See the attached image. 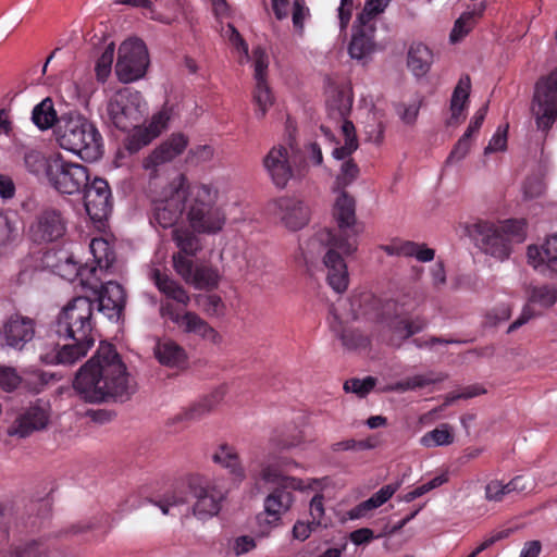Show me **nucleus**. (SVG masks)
I'll use <instances>...</instances> for the list:
<instances>
[{
	"mask_svg": "<svg viewBox=\"0 0 557 557\" xmlns=\"http://www.w3.org/2000/svg\"><path fill=\"white\" fill-rule=\"evenodd\" d=\"M74 389L88 403L110 398L125 401L135 392L126 366L115 347L101 342L96 354L81 367L73 382Z\"/></svg>",
	"mask_w": 557,
	"mask_h": 557,
	"instance_id": "1",
	"label": "nucleus"
},
{
	"mask_svg": "<svg viewBox=\"0 0 557 557\" xmlns=\"http://www.w3.org/2000/svg\"><path fill=\"white\" fill-rule=\"evenodd\" d=\"M305 263H313L322 256L326 269V281L337 294L348 288L349 274L345 257L352 255L357 244L349 236L342 237L335 230L322 228L317 231L308 240L299 245Z\"/></svg>",
	"mask_w": 557,
	"mask_h": 557,
	"instance_id": "2",
	"label": "nucleus"
},
{
	"mask_svg": "<svg viewBox=\"0 0 557 557\" xmlns=\"http://www.w3.org/2000/svg\"><path fill=\"white\" fill-rule=\"evenodd\" d=\"M226 493L227 491L219 485L209 484L200 475L191 474L153 504L162 513L168 515L170 507L181 506L194 499L193 515L199 520H207L219 513Z\"/></svg>",
	"mask_w": 557,
	"mask_h": 557,
	"instance_id": "3",
	"label": "nucleus"
},
{
	"mask_svg": "<svg viewBox=\"0 0 557 557\" xmlns=\"http://www.w3.org/2000/svg\"><path fill=\"white\" fill-rule=\"evenodd\" d=\"M53 134L61 148L84 161L94 162L103 154V139L97 126L76 111L61 114Z\"/></svg>",
	"mask_w": 557,
	"mask_h": 557,
	"instance_id": "4",
	"label": "nucleus"
},
{
	"mask_svg": "<svg viewBox=\"0 0 557 557\" xmlns=\"http://www.w3.org/2000/svg\"><path fill=\"white\" fill-rule=\"evenodd\" d=\"M469 235L484 253L504 261L509 258L512 245L525 239L527 224L523 219H508L497 224L480 220L469 227Z\"/></svg>",
	"mask_w": 557,
	"mask_h": 557,
	"instance_id": "5",
	"label": "nucleus"
},
{
	"mask_svg": "<svg viewBox=\"0 0 557 557\" xmlns=\"http://www.w3.org/2000/svg\"><path fill=\"white\" fill-rule=\"evenodd\" d=\"M186 215L193 231L202 234L219 233L225 224V214L216 206L218 193L209 185L187 183Z\"/></svg>",
	"mask_w": 557,
	"mask_h": 557,
	"instance_id": "6",
	"label": "nucleus"
},
{
	"mask_svg": "<svg viewBox=\"0 0 557 557\" xmlns=\"http://www.w3.org/2000/svg\"><path fill=\"white\" fill-rule=\"evenodd\" d=\"M62 271L64 272L62 274L63 276L74 275L79 278L83 286L92 290L97 296L96 301L99 312L110 320L117 321L120 319L126 304V294L122 285L113 281H109L103 284L99 278L92 281L94 278L85 277L87 267H78L77 261L74 260L73 256L66 258L64 269ZM69 280L72 278L69 277Z\"/></svg>",
	"mask_w": 557,
	"mask_h": 557,
	"instance_id": "7",
	"label": "nucleus"
},
{
	"mask_svg": "<svg viewBox=\"0 0 557 557\" xmlns=\"http://www.w3.org/2000/svg\"><path fill=\"white\" fill-rule=\"evenodd\" d=\"M94 301L86 296L74 297L58 314L51 332L58 337L95 338Z\"/></svg>",
	"mask_w": 557,
	"mask_h": 557,
	"instance_id": "8",
	"label": "nucleus"
},
{
	"mask_svg": "<svg viewBox=\"0 0 557 557\" xmlns=\"http://www.w3.org/2000/svg\"><path fill=\"white\" fill-rule=\"evenodd\" d=\"M187 197V177L180 174L151 200L150 224L164 230L175 226L186 209Z\"/></svg>",
	"mask_w": 557,
	"mask_h": 557,
	"instance_id": "9",
	"label": "nucleus"
},
{
	"mask_svg": "<svg viewBox=\"0 0 557 557\" xmlns=\"http://www.w3.org/2000/svg\"><path fill=\"white\" fill-rule=\"evenodd\" d=\"M89 177V171L85 165L70 161L61 153L48 157L47 181L59 194H82L88 185Z\"/></svg>",
	"mask_w": 557,
	"mask_h": 557,
	"instance_id": "10",
	"label": "nucleus"
},
{
	"mask_svg": "<svg viewBox=\"0 0 557 557\" xmlns=\"http://www.w3.org/2000/svg\"><path fill=\"white\" fill-rule=\"evenodd\" d=\"M146 111V102L139 91L123 88L108 101L107 121L115 128L127 132L141 123Z\"/></svg>",
	"mask_w": 557,
	"mask_h": 557,
	"instance_id": "11",
	"label": "nucleus"
},
{
	"mask_svg": "<svg viewBox=\"0 0 557 557\" xmlns=\"http://www.w3.org/2000/svg\"><path fill=\"white\" fill-rule=\"evenodd\" d=\"M317 483L315 479H285L280 486H274L264 498V511L258 516L259 522L271 527L278 525L282 517L290 510L295 503L293 491L311 490Z\"/></svg>",
	"mask_w": 557,
	"mask_h": 557,
	"instance_id": "12",
	"label": "nucleus"
},
{
	"mask_svg": "<svg viewBox=\"0 0 557 557\" xmlns=\"http://www.w3.org/2000/svg\"><path fill=\"white\" fill-rule=\"evenodd\" d=\"M531 110L543 132H548L557 121V66L535 83Z\"/></svg>",
	"mask_w": 557,
	"mask_h": 557,
	"instance_id": "13",
	"label": "nucleus"
},
{
	"mask_svg": "<svg viewBox=\"0 0 557 557\" xmlns=\"http://www.w3.org/2000/svg\"><path fill=\"white\" fill-rule=\"evenodd\" d=\"M149 65V54L145 42L138 38L124 40L119 47L115 73L123 83L141 78Z\"/></svg>",
	"mask_w": 557,
	"mask_h": 557,
	"instance_id": "14",
	"label": "nucleus"
},
{
	"mask_svg": "<svg viewBox=\"0 0 557 557\" xmlns=\"http://www.w3.org/2000/svg\"><path fill=\"white\" fill-rule=\"evenodd\" d=\"M160 314L162 318L171 320L186 334H193L212 344L221 342L220 334L195 312L182 313L172 302L168 301L161 305Z\"/></svg>",
	"mask_w": 557,
	"mask_h": 557,
	"instance_id": "15",
	"label": "nucleus"
},
{
	"mask_svg": "<svg viewBox=\"0 0 557 557\" xmlns=\"http://www.w3.org/2000/svg\"><path fill=\"white\" fill-rule=\"evenodd\" d=\"M67 228L64 214L54 208L41 210L30 223L29 238L36 244H48L61 239Z\"/></svg>",
	"mask_w": 557,
	"mask_h": 557,
	"instance_id": "16",
	"label": "nucleus"
},
{
	"mask_svg": "<svg viewBox=\"0 0 557 557\" xmlns=\"http://www.w3.org/2000/svg\"><path fill=\"white\" fill-rule=\"evenodd\" d=\"M84 207L89 218L95 222L106 220L112 210V193L109 183L96 176L89 178L88 185L83 189Z\"/></svg>",
	"mask_w": 557,
	"mask_h": 557,
	"instance_id": "17",
	"label": "nucleus"
},
{
	"mask_svg": "<svg viewBox=\"0 0 557 557\" xmlns=\"http://www.w3.org/2000/svg\"><path fill=\"white\" fill-rule=\"evenodd\" d=\"M173 265L177 274L197 289H212L219 284V273L211 265H194L193 260L181 253L173 256Z\"/></svg>",
	"mask_w": 557,
	"mask_h": 557,
	"instance_id": "18",
	"label": "nucleus"
},
{
	"mask_svg": "<svg viewBox=\"0 0 557 557\" xmlns=\"http://www.w3.org/2000/svg\"><path fill=\"white\" fill-rule=\"evenodd\" d=\"M64 343L53 344L51 350L40 355V360L47 364L72 366L84 358L94 346L95 341L76 337H59Z\"/></svg>",
	"mask_w": 557,
	"mask_h": 557,
	"instance_id": "19",
	"label": "nucleus"
},
{
	"mask_svg": "<svg viewBox=\"0 0 557 557\" xmlns=\"http://www.w3.org/2000/svg\"><path fill=\"white\" fill-rule=\"evenodd\" d=\"M272 212L289 231H298L310 220L309 207L300 199L281 197L272 202Z\"/></svg>",
	"mask_w": 557,
	"mask_h": 557,
	"instance_id": "20",
	"label": "nucleus"
},
{
	"mask_svg": "<svg viewBox=\"0 0 557 557\" xmlns=\"http://www.w3.org/2000/svg\"><path fill=\"white\" fill-rule=\"evenodd\" d=\"M35 325L33 319L14 313L4 320L0 336L9 347L22 350L34 338Z\"/></svg>",
	"mask_w": 557,
	"mask_h": 557,
	"instance_id": "21",
	"label": "nucleus"
},
{
	"mask_svg": "<svg viewBox=\"0 0 557 557\" xmlns=\"http://www.w3.org/2000/svg\"><path fill=\"white\" fill-rule=\"evenodd\" d=\"M49 410L46 406L36 404L20 413L9 428V435L26 437L35 431L45 429L49 422Z\"/></svg>",
	"mask_w": 557,
	"mask_h": 557,
	"instance_id": "22",
	"label": "nucleus"
},
{
	"mask_svg": "<svg viewBox=\"0 0 557 557\" xmlns=\"http://www.w3.org/2000/svg\"><path fill=\"white\" fill-rule=\"evenodd\" d=\"M53 377L41 370H32L20 376L11 367L0 366V388L5 392L14 391L22 382H25L33 392L39 393Z\"/></svg>",
	"mask_w": 557,
	"mask_h": 557,
	"instance_id": "23",
	"label": "nucleus"
},
{
	"mask_svg": "<svg viewBox=\"0 0 557 557\" xmlns=\"http://www.w3.org/2000/svg\"><path fill=\"white\" fill-rule=\"evenodd\" d=\"M187 145L188 138L183 133L172 134L145 158L144 168L146 170H156L159 165L170 162L182 154Z\"/></svg>",
	"mask_w": 557,
	"mask_h": 557,
	"instance_id": "24",
	"label": "nucleus"
},
{
	"mask_svg": "<svg viewBox=\"0 0 557 557\" xmlns=\"http://www.w3.org/2000/svg\"><path fill=\"white\" fill-rule=\"evenodd\" d=\"M263 165L277 188H284L293 176L288 150L283 147H273L263 158Z\"/></svg>",
	"mask_w": 557,
	"mask_h": 557,
	"instance_id": "25",
	"label": "nucleus"
},
{
	"mask_svg": "<svg viewBox=\"0 0 557 557\" xmlns=\"http://www.w3.org/2000/svg\"><path fill=\"white\" fill-rule=\"evenodd\" d=\"M528 261L544 275L557 274V235L549 236L541 247H528Z\"/></svg>",
	"mask_w": 557,
	"mask_h": 557,
	"instance_id": "26",
	"label": "nucleus"
},
{
	"mask_svg": "<svg viewBox=\"0 0 557 557\" xmlns=\"http://www.w3.org/2000/svg\"><path fill=\"white\" fill-rule=\"evenodd\" d=\"M333 215L337 222L338 230L335 231L342 237L349 236L351 242H356V231L354 230L356 223V202L355 199L345 190L338 195L334 208Z\"/></svg>",
	"mask_w": 557,
	"mask_h": 557,
	"instance_id": "27",
	"label": "nucleus"
},
{
	"mask_svg": "<svg viewBox=\"0 0 557 557\" xmlns=\"http://www.w3.org/2000/svg\"><path fill=\"white\" fill-rule=\"evenodd\" d=\"M557 301V288L553 285L534 286L531 289L529 304L523 308L521 314L508 327V333L518 330L536 313L532 305H540L543 308L553 306Z\"/></svg>",
	"mask_w": 557,
	"mask_h": 557,
	"instance_id": "28",
	"label": "nucleus"
},
{
	"mask_svg": "<svg viewBox=\"0 0 557 557\" xmlns=\"http://www.w3.org/2000/svg\"><path fill=\"white\" fill-rule=\"evenodd\" d=\"M471 90V79L469 75H462L456 87L454 88L450 98V116L447 120L448 126H455L460 124L465 120V111L469 104V97Z\"/></svg>",
	"mask_w": 557,
	"mask_h": 557,
	"instance_id": "29",
	"label": "nucleus"
},
{
	"mask_svg": "<svg viewBox=\"0 0 557 557\" xmlns=\"http://www.w3.org/2000/svg\"><path fill=\"white\" fill-rule=\"evenodd\" d=\"M156 359L165 367L181 368L187 361L186 350L170 338L159 339L154 346Z\"/></svg>",
	"mask_w": 557,
	"mask_h": 557,
	"instance_id": "30",
	"label": "nucleus"
},
{
	"mask_svg": "<svg viewBox=\"0 0 557 557\" xmlns=\"http://www.w3.org/2000/svg\"><path fill=\"white\" fill-rule=\"evenodd\" d=\"M90 252L94 257V267H87L85 277L94 278L97 270H108L112 267L115 260V253L109 242L104 238H94L89 245ZM77 265L81 264L77 262Z\"/></svg>",
	"mask_w": 557,
	"mask_h": 557,
	"instance_id": "31",
	"label": "nucleus"
},
{
	"mask_svg": "<svg viewBox=\"0 0 557 557\" xmlns=\"http://www.w3.org/2000/svg\"><path fill=\"white\" fill-rule=\"evenodd\" d=\"M212 460L227 469L235 483H240L245 480V469L243 468L238 454L233 446L226 443L220 444L212 455Z\"/></svg>",
	"mask_w": 557,
	"mask_h": 557,
	"instance_id": "32",
	"label": "nucleus"
},
{
	"mask_svg": "<svg viewBox=\"0 0 557 557\" xmlns=\"http://www.w3.org/2000/svg\"><path fill=\"white\" fill-rule=\"evenodd\" d=\"M388 256L414 257L420 262H429L434 259L435 250L426 247L425 244H418L410 240L393 242L383 246Z\"/></svg>",
	"mask_w": 557,
	"mask_h": 557,
	"instance_id": "33",
	"label": "nucleus"
},
{
	"mask_svg": "<svg viewBox=\"0 0 557 557\" xmlns=\"http://www.w3.org/2000/svg\"><path fill=\"white\" fill-rule=\"evenodd\" d=\"M352 107V95L348 88L336 87L326 100L329 115L332 119L347 117Z\"/></svg>",
	"mask_w": 557,
	"mask_h": 557,
	"instance_id": "34",
	"label": "nucleus"
},
{
	"mask_svg": "<svg viewBox=\"0 0 557 557\" xmlns=\"http://www.w3.org/2000/svg\"><path fill=\"white\" fill-rule=\"evenodd\" d=\"M433 62L432 51L423 44H413L408 51L407 64L417 77L424 76Z\"/></svg>",
	"mask_w": 557,
	"mask_h": 557,
	"instance_id": "35",
	"label": "nucleus"
},
{
	"mask_svg": "<svg viewBox=\"0 0 557 557\" xmlns=\"http://www.w3.org/2000/svg\"><path fill=\"white\" fill-rule=\"evenodd\" d=\"M60 121L53 101L50 97L42 99L32 111V122L40 129L57 128Z\"/></svg>",
	"mask_w": 557,
	"mask_h": 557,
	"instance_id": "36",
	"label": "nucleus"
},
{
	"mask_svg": "<svg viewBox=\"0 0 557 557\" xmlns=\"http://www.w3.org/2000/svg\"><path fill=\"white\" fill-rule=\"evenodd\" d=\"M153 278L158 289L168 298L184 306L189 304V295L181 284L170 278L166 274H162L159 270L153 271Z\"/></svg>",
	"mask_w": 557,
	"mask_h": 557,
	"instance_id": "37",
	"label": "nucleus"
},
{
	"mask_svg": "<svg viewBox=\"0 0 557 557\" xmlns=\"http://www.w3.org/2000/svg\"><path fill=\"white\" fill-rule=\"evenodd\" d=\"M305 440L302 430L298 426H287L276 430L270 438V446L275 450H283L300 445Z\"/></svg>",
	"mask_w": 557,
	"mask_h": 557,
	"instance_id": "38",
	"label": "nucleus"
},
{
	"mask_svg": "<svg viewBox=\"0 0 557 557\" xmlns=\"http://www.w3.org/2000/svg\"><path fill=\"white\" fill-rule=\"evenodd\" d=\"M173 240L178 247L182 256L188 258L193 257L200 250V242L195 231H190L186 227H176L173 230Z\"/></svg>",
	"mask_w": 557,
	"mask_h": 557,
	"instance_id": "39",
	"label": "nucleus"
},
{
	"mask_svg": "<svg viewBox=\"0 0 557 557\" xmlns=\"http://www.w3.org/2000/svg\"><path fill=\"white\" fill-rule=\"evenodd\" d=\"M224 392L216 389L191 406L185 413L188 420H198L213 410L223 399Z\"/></svg>",
	"mask_w": 557,
	"mask_h": 557,
	"instance_id": "40",
	"label": "nucleus"
},
{
	"mask_svg": "<svg viewBox=\"0 0 557 557\" xmlns=\"http://www.w3.org/2000/svg\"><path fill=\"white\" fill-rule=\"evenodd\" d=\"M389 2L391 0H367L357 17L360 26L368 27L369 32L373 33L375 27L372 21L385 11Z\"/></svg>",
	"mask_w": 557,
	"mask_h": 557,
	"instance_id": "41",
	"label": "nucleus"
},
{
	"mask_svg": "<svg viewBox=\"0 0 557 557\" xmlns=\"http://www.w3.org/2000/svg\"><path fill=\"white\" fill-rule=\"evenodd\" d=\"M366 27L357 30L351 38L348 47V52L352 59L361 60L372 50V38L366 33Z\"/></svg>",
	"mask_w": 557,
	"mask_h": 557,
	"instance_id": "42",
	"label": "nucleus"
},
{
	"mask_svg": "<svg viewBox=\"0 0 557 557\" xmlns=\"http://www.w3.org/2000/svg\"><path fill=\"white\" fill-rule=\"evenodd\" d=\"M481 11H468L462 13L455 22L450 33V40L456 42L466 36L472 29L476 20L481 16Z\"/></svg>",
	"mask_w": 557,
	"mask_h": 557,
	"instance_id": "43",
	"label": "nucleus"
},
{
	"mask_svg": "<svg viewBox=\"0 0 557 557\" xmlns=\"http://www.w3.org/2000/svg\"><path fill=\"white\" fill-rule=\"evenodd\" d=\"M131 129H133V133L127 137L125 143V148L131 153L139 151L143 147L149 145L156 138L146 126H140L138 124Z\"/></svg>",
	"mask_w": 557,
	"mask_h": 557,
	"instance_id": "44",
	"label": "nucleus"
},
{
	"mask_svg": "<svg viewBox=\"0 0 557 557\" xmlns=\"http://www.w3.org/2000/svg\"><path fill=\"white\" fill-rule=\"evenodd\" d=\"M253 102L258 107L256 112L259 119H262L268 109L273 104V95L270 87L265 82H256V88L253 91Z\"/></svg>",
	"mask_w": 557,
	"mask_h": 557,
	"instance_id": "45",
	"label": "nucleus"
},
{
	"mask_svg": "<svg viewBox=\"0 0 557 557\" xmlns=\"http://www.w3.org/2000/svg\"><path fill=\"white\" fill-rule=\"evenodd\" d=\"M377 446V440L374 436H369L364 440H344L332 444L331 449L333 453L346 450H368Z\"/></svg>",
	"mask_w": 557,
	"mask_h": 557,
	"instance_id": "46",
	"label": "nucleus"
},
{
	"mask_svg": "<svg viewBox=\"0 0 557 557\" xmlns=\"http://www.w3.org/2000/svg\"><path fill=\"white\" fill-rule=\"evenodd\" d=\"M442 380H443L442 377H433L431 374L430 375L418 374V375L408 377L404 381L397 382L392 387V389L396 391V392L413 391L417 388H423L431 384L441 382Z\"/></svg>",
	"mask_w": 557,
	"mask_h": 557,
	"instance_id": "47",
	"label": "nucleus"
},
{
	"mask_svg": "<svg viewBox=\"0 0 557 557\" xmlns=\"http://www.w3.org/2000/svg\"><path fill=\"white\" fill-rule=\"evenodd\" d=\"M454 441L453 433L448 430L447 425L436 428L421 438V443L425 447L445 446L451 444Z\"/></svg>",
	"mask_w": 557,
	"mask_h": 557,
	"instance_id": "48",
	"label": "nucleus"
},
{
	"mask_svg": "<svg viewBox=\"0 0 557 557\" xmlns=\"http://www.w3.org/2000/svg\"><path fill=\"white\" fill-rule=\"evenodd\" d=\"M398 485L387 484L375 492L369 499L361 503L358 508L362 510H372L385 504L397 491Z\"/></svg>",
	"mask_w": 557,
	"mask_h": 557,
	"instance_id": "49",
	"label": "nucleus"
},
{
	"mask_svg": "<svg viewBox=\"0 0 557 557\" xmlns=\"http://www.w3.org/2000/svg\"><path fill=\"white\" fill-rule=\"evenodd\" d=\"M49 545L45 541H33L24 547H15L10 557H48Z\"/></svg>",
	"mask_w": 557,
	"mask_h": 557,
	"instance_id": "50",
	"label": "nucleus"
},
{
	"mask_svg": "<svg viewBox=\"0 0 557 557\" xmlns=\"http://www.w3.org/2000/svg\"><path fill=\"white\" fill-rule=\"evenodd\" d=\"M339 338L347 349L366 348L370 344L367 335L361 333L359 330L350 327H345L341 332Z\"/></svg>",
	"mask_w": 557,
	"mask_h": 557,
	"instance_id": "51",
	"label": "nucleus"
},
{
	"mask_svg": "<svg viewBox=\"0 0 557 557\" xmlns=\"http://www.w3.org/2000/svg\"><path fill=\"white\" fill-rule=\"evenodd\" d=\"M358 174L359 168L354 160L349 159L345 161L342 164L341 173L336 177L334 189L338 191L344 190L345 187L350 185L358 177Z\"/></svg>",
	"mask_w": 557,
	"mask_h": 557,
	"instance_id": "52",
	"label": "nucleus"
},
{
	"mask_svg": "<svg viewBox=\"0 0 557 557\" xmlns=\"http://www.w3.org/2000/svg\"><path fill=\"white\" fill-rule=\"evenodd\" d=\"M375 384L376 379L373 376H367L364 379L354 377L344 383V389L348 393H354L359 397H364L375 387Z\"/></svg>",
	"mask_w": 557,
	"mask_h": 557,
	"instance_id": "53",
	"label": "nucleus"
},
{
	"mask_svg": "<svg viewBox=\"0 0 557 557\" xmlns=\"http://www.w3.org/2000/svg\"><path fill=\"white\" fill-rule=\"evenodd\" d=\"M114 60V47L113 45L108 46L96 62V75L98 81L106 82L109 77Z\"/></svg>",
	"mask_w": 557,
	"mask_h": 557,
	"instance_id": "54",
	"label": "nucleus"
},
{
	"mask_svg": "<svg viewBox=\"0 0 557 557\" xmlns=\"http://www.w3.org/2000/svg\"><path fill=\"white\" fill-rule=\"evenodd\" d=\"M24 164L30 173L38 175L44 172L47 177L48 158H45L40 151L29 150L25 152Z\"/></svg>",
	"mask_w": 557,
	"mask_h": 557,
	"instance_id": "55",
	"label": "nucleus"
},
{
	"mask_svg": "<svg viewBox=\"0 0 557 557\" xmlns=\"http://www.w3.org/2000/svg\"><path fill=\"white\" fill-rule=\"evenodd\" d=\"M473 137L465 134L458 139L446 159V164H453L463 160L470 151Z\"/></svg>",
	"mask_w": 557,
	"mask_h": 557,
	"instance_id": "56",
	"label": "nucleus"
},
{
	"mask_svg": "<svg viewBox=\"0 0 557 557\" xmlns=\"http://www.w3.org/2000/svg\"><path fill=\"white\" fill-rule=\"evenodd\" d=\"M509 494L511 493L507 490V483L500 480H491L485 486V498L488 502H503Z\"/></svg>",
	"mask_w": 557,
	"mask_h": 557,
	"instance_id": "57",
	"label": "nucleus"
},
{
	"mask_svg": "<svg viewBox=\"0 0 557 557\" xmlns=\"http://www.w3.org/2000/svg\"><path fill=\"white\" fill-rule=\"evenodd\" d=\"M428 325V322L422 317H417L412 320H401L396 326L397 332H404V338H409L412 335L423 331Z\"/></svg>",
	"mask_w": 557,
	"mask_h": 557,
	"instance_id": "58",
	"label": "nucleus"
},
{
	"mask_svg": "<svg viewBox=\"0 0 557 557\" xmlns=\"http://www.w3.org/2000/svg\"><path fill=\"white\" fill-rule=\"evenodd\" d=\"M260 479L265 483L280 486L285 479H297L296 476L284 475L275 465H265L260 471Z\"/></svg>",
	"mask_w": 557,
	"mask_h": 557,
	"instance_id": "59",
	"label": "nucleus"
},
{
	"mask_svg": "<svg viewBox=\"0 0 557 557\" xmlns=\"http://www.w3.org/2000/svg\"><path fill=\"white\" fill-rule=\"evenodd\" d=\"M268 55L265 51L258 47L253 50V66L256 82H265L268 70Z\"/></svg>",
	"mask_w": 557,
	"mask_h": 557,
	"instance_id": "60",
	"label": "nucleus"
},
{
	"mask_svg": "<svg viewBox=\"0 0 557 557\" xmlns=\"http://www.w3.org/2000/svg\"><path fill=\"white\" fill-rule=\"evenodd\" d=\"M17 235V230L7 214L0 211V248L11 243Z\"/></svg>",
	"mask_w": 557,
	"mask_h": 557,
	"instance_id": "61",
	"label": "nucleus"
},
{
	"mask_svg": "<svg viewBox=\"0 0 557 557\" xmlns=\"http://www.w3.org/2000/svg\"><path fill=\"white\" fill-rule=\"evenodd\" d=\"M507 128H502L500 126L496 129L495 134L492 136L487 147L484 149V153L488 154L492 152L504 151L507 148Z\"/></svg>",
	"mask_w": 557,
	"mask_h": 557,
	"instance_id": "62",
	"label": "nucleus"
},
{
	"mask_svg": "<svg viewBox=\"0 0 557 557\" xmlns=\"http://www.w3.org/2000/svg\"><path fill=\"white\" fill-rule=\"evenodd\" d=\"M323 495L317 494L312 497L310 502L309 513L311 517V521L318 528L322 525V518L324 516V505H323Z\"/></svg>",
	"mask_w": 557,
	"mask_h": 557,
	"instance_id": "63",
	"label": "nucleus"
},
{
	"mask_svg": "<svg viewBox=\"0 0 557 557\" xmlns=\"http://www.w3.org/2000/svg\"><path fill=\"white\" fill-rule=\"evenodd\" d=\"M169 121V113L162 110L152 115L151 121L146 127L152 133V136L158 137L166 128Z\"/></svg>",
	"mask_w": 557,
	"mask_h": 557,
	"instance_id": "64",
	"label": "nucleus"
}]
</instances>
